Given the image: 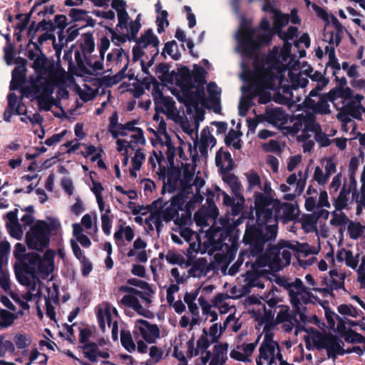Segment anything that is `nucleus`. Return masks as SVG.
<instances>
[{
  "label": "nucleus",
  "mask_w": 365,
  "mask_h": 365,
  "mask_svg": "<svg viewBox=\"0 0 365 365\" xmlns=\"http://www.w3.org/2000/svg\"><path fill=\"white\" fill-rule=\"evenodd\" d=\"M272 37L270 24L267 19H262L259 29L252 30L249 26L241 23L236 34L237 41V50L244 58L242 63V79L247 83V91L252 96H259V103H267L270 100L269 90L279 89V93L285 80V73L288 66L280 64V68L276 66L267 68L270 53L264 62H260L259 46L268 43ZM263 59V57H261Z\"/></svg>",
  "instance_id": "f257e3e1"
},
{
  "label": "nucleus",
  "mask_w": 365,
  "mask_h": 365,
  "mask_svg": "<svg viewBox=\"0 0 365 365\" xmlns=\"http://www.w3.org/2000/svg\"><path fill=\"white\" fill-rule=\"evenodd\" d=\"M255 207L256 223L251 225L248 222L245 240L251 244L252 252L256 254L264 248L265 242L276 238L278 221L294 220L298 210L292 203L282 202L259 192H255Z\"/></svg>",
  "instance_id": "f03ea898"
},
{
  "label": "nucleus",
  "mask_w": 365,
  "mask_h": 365,
  "mask_svg": "<svg viewBox=\"0 0 365 365\" xmlns=\"http://www.w3.org/2000/svg\"><path fill=\"white\" fill-rule=\"evenodd\" d=\"M289 248L294 249V246L290 242H282L267 249L264 254L255 259V262L245 261L246 267L251 264L252 269L244 276L242 292H249L252 287L263 289L264 280L270 282L276 278L274 272L290 264L292 253Z\"/></svg>",
  "instance_id": "7ed1b4c3"
},
{
  "label": "nucleus",
  "mask_w": 365,
  "mask_h": 365,
  "mask_svg": "<svg viewBox=\"0 0 365 365\" xmlns=\"http://www.w3.org/2000/svg\"><path fill=\"white\" fill-rule=\"evenodd\" d=\"M33 61L32 67L36 76L31 78L29 85L21 88V93L24 97L36 99L41 110H49L53 106L54 88L63 82L62 78L67 73L55 71L43 53Z\"/></svg>",
  "instance_id": "20e7f679"
},
{
  "label": "nucleus",
  "mask_w": 365,
  "mask_h": 365,
  "mask_svg": "<svg viewBox=\"0 0 365 365\" xmlns=\"http://www.w3.org/2000/svg\"><path fill=\"white\" fill-rule=\"evenodd\" d=\"M135 122H128L124 125L118 124L117 120L112 117L110 119L108 131L116 139V149L123 156L122 165L126 167L129 157H131L132 169L130 175L136 177V171L141 168L145 155L142 147L145 144V138L141 128L135 126Z\"/></svg>",
  "instance_id": "39448f33"
},
{
  "label": "nucleus",
  "mask_w": 365,
  "mask_h": 365,
  "mask_svg": "<svg viewBox=\"0 0 365 365\" xmlns=\"http://www.w3.org/2000/svg\"><path fill=\"white\" fill-rule=\"evenodd\" d=\"M313 68L307 63L300 65L299 61L295 59L292 63L288 66L287 81L283 83L280 93L283 95L282 103L287 105L290 108H294V104L302 101L304 93H299L298 88H304L308 83V77L313 81H319L326 78L319 72H314Z\"/></svg>",
  "instance_id": "423d86ee"
},
{
  "label": "nucleus",
  "mask_w": 365,
  "mask_h": 365,
  "mask_svg": "<svg viewBox=\"0 0 365 365\" xmlns=\"http://www.w3.org/2000/svg\"><path fill=\"white\" fill-rule=\"evenodd\" d=\"M205 70L195 65L192 73L182 71L177 79L178 86L182 92V101L187 107L196 109L205 102Z\"/></svg>",
  "instance_id": "0eeeda50"
},
{
  "label": "nucleus",
  "mask_w": 365,
  "mask_h": 365,
  "mask_svg": "<svg viewBox=\"0 0 365 365\" xmlns=\"http://www.w3.org/2000/svg\"><path fill=\"white\" fill-rule=\"evenodd\" d=\"M289 294L295 312L299 315L302 323H312L319 327H321V324L324 325V323H321L319 317L309 313L308 308L306 307L309 304L319 303L322 304L321 300L307 290L301 279H296L294 282L289 284Z\"/></svg>",
  "instance_id": "6e6552de"
},
{
  "label": "nucleus",
  "mask_w": 365,
  "mask_h": 365,
  "mask_svg": "<svg viewBox=\"0 0 365 365\" xmlns=\"http://www.w3.org/2000/svg\"><path fill=\"white\" fill-rule=\"evenodd\" d=\"M80 51H75V60L79 75H96L103 70L102 58L92 55L95 49L94 38L91 34H84L80 40Z\"/></svg>",
  "instance_id": "1a4fd4ad"
},
{
  "label": "nucleus",
  "mask_w": 365,
  "mask_h": 365,
  "mask_svg": "<svg viewBox=\"0 0 365 365\" xmlns=\"http://www.w3.org/2000/svg\"><path fill=\"white\" fill-rule=\"evenodd\" d=\"M287 24H279V29L273 25L272 29L270 28L272 36L273 34H277L278 36L284 41L282 48L275 46L270 52L269 61L267 63V68L270 66H276L277 68H280V64L282 66H289L292 63V61L296 59V56L290 53L292 44L288 42L289 40H292L298 35V29L296 26H289L287 31H282Z\"/></svg>",
  "instance_id": "9d476101"
},
{
  "label": "nucleus",
  "mask_w": 365,
  "mask_h": 365,
  "mask_svg": "<svg viewBox=\"0 0 365 365\" xmlns=\"http://www.w3.org/2000/svg\"><path fill=\"white\" fill-rule=\"evenodd\" d=\"M185 200L182 195L179 194L173 197L170 200L164 202L159 198L153 202L151 207L157 210L165 222L174 221L175 224L179 226L187 225L190 217L187 215L180 217L178 212L182 210Z\"/></svg>",
  "instance_id": "9b49d317"
},
{
  "label": "nucleus",
  "mask_w": 365,
  "mask_h": 365,
  "mask_svg": "<svg viewBox=\"0 0 365 365\" xmlns=\"http://www.w3.org/2000/svg\"><path fill=\"white\" fill-rule=\"evenodd\" d=\"M16 277L19 282L25 286L27 291L25 292L12 293L11 297L22 309L19 311V314H23L24 311L29 309V302L32 300H37L38 302L39 300L42 287L41 284H39L38 289H36L39 280L38 277L34 274L22 273L18 274Z\"/></svg>",
  "instance_id": "f8f14e48"
},
{
  "label": "nucleus",
  "mask_w": 365,
  "mask_h": 365,
  "mask_svg": "<svg viewBox=\"0 0 365 365\" xmlns=\"http://www.w3.org/2000/svg\"><path fill=\"white\" fill-rule=\"evenodd\" d=\"M263 339L259 347V356L256 359L257 365H273L282 356L281 349L277 341L274 339L273 329L264 327L261 336Z\"/></svg>",
  "instance_id": "ddd939ff"
},
{
  "label": "nucleus",
  "mask_w": 365,
  "mask_h": 365,
  "mask_svg": "<svg viewBox=\"0 0 365 365\" xmlns=\"http://www.w3.org/2000/svg\"><path fill=\"white\" fill-rule=\"evenodd\" d=\"M364 96L352 95L351 88H346L340 91L339 95L331 99L338 110L344 111L356 119L362 120L364 106L361 101Z\"/></svg>",
  "instance_id": "4468645a"
},
{
  "label": "nucleus",
  "mask_w": 365,
  "mask_h": 365,
  "mask_svg": "<svg viewBox=\"0 0 365 365\" xmlns=\"http://www.w3.org/2000/svg\"><path fill=\"white\" fill-rule=\"evenodd\" d=\"M159 41L151 30H148L136 41L133 48V59L138 60L143 56L153 58L158 53Z\"/></svg>",
  "instance_id": "2eb2a0df"
},
{
  "label": "nucleus",
  "mask_w": 365,
  "mask_h": 365,
  "mask_svg": "<svg viewBox=\"0 0 365 365\" xmlns=\"http://www.w3.org/2000/svg\"><path fill=\"white\" fill-rule=\"evenodd\" d=\"M56 253L52 250H47L43 257L37 254L29 255V262L32 265L34 272L42 279L48 278L54 269V258Z\"/></svg>",
  "instance_id": "dca6fc26"
},
{
  "label": "nucleus",
  "mask_w": 365,
  "mask_h": 365,
  "mask_svg": "<svg viewBox=\"0 0 365 365\" xmlns=\"http://www.w3.org/2000/svg\"><path fill=\"white\" fill-rule=\"evenodd\" d=\"M140 15L134 21H130L126 23L124 27H120L118 24L116 26V31L113 29L108 28V34L114 44L120 46L126 42L127 40L131 41L136 38V36L141 27L140 23Z\"/></svg>",
  "instance_id": "f3484780"
},
{
  "label": "nucleus",
  "mask_w": 365,
  "mask_h": 365,
  "mask_svg": "<svg viewBox=\"0 0 365 365\" xmlns=\"http://www.w3.org/2000/svg\"><path fill=\"white\" fill-rule=\"evenodd\" d=\"M27 246L32 250L42 251L49 245L50 237L43 227L36 222L26 235Z\"/></svg>",
  "instance_id": "a211bd4d"
},
{
  "label": "nucleus",
  "mask_w": 365,
  "mask_h": 365,
  "mask_svg": "<svg viewBox=\"0 0 365 365\" xmlns=\"http://www.w3.org/2000/svg\"><path fill=\"white\" fill-rule=\"evenodd\" d=\"M229 345L227 342H218L210 351L200 356V365H225L228 359Z\"/></svg>",
  "instance_id": "6ab92c4d"
},
{
  "label": "nucleus",
  "mask_w": 365,
  "mask_h": 365,
  "mask_svg": "<svg viewBox=\"0 0 365 365\" xmlns=\"http://www.w3.org/2000/svg\"><path fill=\"white\" fill-rule=\"evenodd\" d=\"M95 312L99 327L103 332H105L106 328L110 327V324L113 323L118 317L116 308L107 302H103L97 305Z\"/></svg>",
  "instance_id": "aec40b11"
},
{
  "label": "nucleus",
  "mask_w": 365,
  "mask_h": 365,
  "mask_svg": "<svg viewBox=\"0 0 365 365\" xmlns=\"http://www.w3.org/2000/svg\"><path fill=\"white\" fill-rule=\"evenodd\" d=\"M151 130L155 133L158 141V143L160 146H162L164 148V150L168 153V160L169 163L172 164L175 156L176 149L171 138L167 133L165 122L161 119L159 122L158 130Z\"/></svg>",
  "instance_id": "412c9836"
},
{
  "label": "nucleus",
  "mask_w": 365,
  "mask_h": 365,
  "mask_svg": "<svg viewBox=\"0 0 365 365\" xmlns=\"http://www.w3.org/2000/svg\"><path fill=\"white\" fill-rule=\"evenodd\" d=\"M307 180V171L303 175V172L299 170L297 173L291 174L287 178V183L292 188L293 192L287 193L283 196L284 200L292 201L297 195H301L305 187Z\"/></svg>",
  "instance_id": "4be33fe9"
},
{
  "label": "nucleus",
  "mask_w": 365,
  "mask_h": 365,
  "mask_svg": "<svg viewBox=\"0 0 365 365\" xmlns=\"http://www.w3.org/2000/svg\"><path fill=\"white\" fill-rule=\"evenodd\" d=\"M135 332L139 334L145 342L155 343L160 337V331L156 324L139 319L135 324Z\"/></svg>",
  "instance_id": "5701e85b"
},
{
  "label": "nucleus",
  "mask_w": 365,
  "mask_h": 365,
  "mask_svg": "<svg viewBox=\"0 0 365 365\" xmlns=\"http://www.w3.org/2000/svg\"><path fill=\"white\" fill-rule=\"evenodd\" d=\"M317 101L314 98H305L302 103L294 104L297 107V110H300L303 106L311 110L315 113L322 115L330 113V106L329 104V98L327 96L316 97Z\"/></svg>",
  "instance_id": "b1692460"
},
{
  "label": "nucleus",
  "mask_w": 365,
  "mask_h": 365,
  "mask_svg": "<svg viewBox=\"0 0 365 365\" xmlns=\"http://www.w3.org/2000/svg\"><path fill=\"white\" fill-rule=\"evenodd\" d=\"M135 237L134 229L123 220H120L118 224L115 227L113 234V239L115 245L118 248H121L133 241Z\"/></svg>",
  "instance_id": "393cba45"
},
{
  "label": "nucleus",
  "mask_w": 365,
  "mask_h": 365,
  "mask_svg": "<svg viewBox=\"0 0 365 365\" xmlns=\"http://www.w3.org/2000/svg\"><path fill=\"white\" fill-rule=\"evenodd\" d=\"M364 257L359 252H354L351 250L341 247L336 252V261L338 263L344 264L347 267L357 270L361 264V257Z\"/></svg>",
  "instance_id": "a878e982"
},
{
  "label": "nucleus",
  "mask_w": 365,
  "mask_h": 365,
  "mask_svg": "<svg viewBox=\"0 0 365 365\" xmlns=\"http://www.w3.org/2000/svg\"><path fill=\"white\" fill-rule=\"evenodd\" d=\"M187 265L190 267L187 272L190 277L200 278L205 276L211 269L210 264L205 257L192 260L188 258Z\"/></svg>",
  "instance_id": "bb28decb"
},
{
  "label": "nucleus",
  "mask_w": 365,
  "mask_h": 365,
  "mask_svg": "<svg viewBox=\"0 0 365 365\" xmlns=\"http://www.w3.org/2000/svg\"><path fill=\"white\" fill-rule=\"evenodd\" d=\"M146 247V242L141 237H138L134 240L132 247L127 253V256L128 257H134L138 262L145 263L148 259Z\"/></svg>",
  "instance_id": "cd10ccee"
},
{
  "label": "nucleus",
  "mask_w": 365,
  "mask_h": 365,
  "mask_svg": "<svg viewBox=\"0 0 365 365\" xmlns=\"http://www.w3.org/2000/svg\"><path fill=\"white\" fill-rule=\"evenodd\" d=\"M120 304L125 307L130 308L139 315L149 317L152 314L147 307L140 304L138 295L125 294L121 298Z\"/></svg>",
  "instance_id": "c85d7f7f"
},
{
  "label": "nucleus",
  "mask_w": 365,
  "mask_h": 365,
  "mask_svg": "<svg viewBox=\"0 0 365 365\" xmlns=\"http://www.w3.org/2000/svg\"><path fill=\"white\" fill-rule=\"evenodd\" d=\"M17 210L9 212L6 217V225L9 234L16 240H21L24 230L18 221Z\"/></svg>",
  "instance_id": "c756f323"
},
{
  "label": "nucleus",
  "mask_w": 365,
  "mask_h": 365,
  "mask_svg": "<svg viewBox=\"0 0 365 365\" xmlns=\"http://www.w3.org/2000/svg\"><path fill=\"white\" fill-rule=\"evenodd\" d=\"M157 112L165 113L169 118L175 120L178 116V111L175 107V103L173 98L165 96L155 103Z\"/></svg>",
  "instance_id": "7c9ffc66"
},
{
  "label": "nucleus",
  "mask_w": 365,
  "mask_h": 365,
  "mask_svg": "<svg viewBox=\"0 0 365 365\" xmlns=\"http://www.w3.org/2000/svg\"><path fill=\"white\" fill-rule=\"evenodd\" d=\"M264 119L274 125L281 126L287 122V115L282 108H267Z\"/></svg>",
  "instance_id": "2f4dec72"
},
{
  "label": "nucleus",
  "mask_w": 365,
  "mask_h": 365,
  "mask_svg": "<svg viewBox=\"0 0 365 365\" xmlns=\"http://www.w3.org/2000/svg\"><path fill=\"white\" fill-rule=\"evenodd\" d=\"M231 297L227 293H217L212 298V306L217 309L220 314H226L234 308L231 304Z\"/></svg>",
  "instance_id": "473e14b6"
},
{
  "label": "nucleus",
  "mask_w": 365,
  "mask_h": 365,
  "mask_svg": "<svg viewBox=\"0 0 365 365\" xmlns=\"http://www.w3.org/2000/svg\"><path fill=\"white\" fill-rule=\"evenodd\" d=\"M224 182L229 186L234 196L240 201L245 200L242 195L243 187L237 176L228 173L222 174Z\"/></svg>",
  "instance_id": "72a5a7b5"
},
{
  "label": "nucleus",
  "mask_w": 365,
  "mask_h": 365,
  "mask_svg": "<svg viewBox=\"0 0 365 365\" xmlns=\"http://www.w3.org/2000/svg\"><path fill=\"white\" fill-rule=\"evenodd\" d=\"M215 164L222 174L230 171L233 168V160L230 153L220 148L215 155Z\"/></svg>",
  "instance_id": "f704fd0d"
},
{
  "label": "nucleus",
  "mask_w": 365,
  "mask_h": 365,
  "mask_svg": "<svg viewBox=\"0 0 365 365\" xmlns=\"http://www.w3.org/2000/svg\"><path fill=\"white\" fill-rule=\"evenodd\" d=\"M343 341L339 338L329 335L324 347L329 358H335L337 355H343L345 351L342 349Z\"/></svg>",
  "instance_id": "c9c22d12"
},
{
  "label": "nucleus",
  "mask_w": 365,
  "mask_h": 365,
  "mask_svg": "<svg viewBox=\"0 0 365 365\" xmlns=\"http://www.w3.org/2000/svg\"><path fill=\"white\" fill-rule=\"evenodd\" d=\"M48 291V296H45V305L46 315L51 319H55V309L52 305L51 302L57 303L58 302V288L54 283L52 284V287H46Z\"/></svg>",
  "instance_id": "e433bc0d"
},
{
  "label": "nucleus",
  "mask_w": 365,
  "mask_h": 365,
  "mask_svg": "<svg viewBox=\"0 0 365 365\" xmlns=\"http://www.w3.org/2000/svg\"><path fill=\"white\" fill-rule=\"evenodd\" d=\"M83 354L86 358L92 362L97 361L98 358L108 359L110 355L106 350H100L95 343L86 344L83 346Z\"/></svg>",
  "instance_id": "4c0bfd02"
},
{
  "label": "nucleus",
  "mask_w": 365,
  "mask_h": 365,
  "mask_svg": "<svg viewBox=\"0 0 365 365\" xmlns=\"http://www.w3.org/2000/svg\"><path fill=\"white\" fill-rule=\"evenodd\" d=\"M215 144L216 139L210 133L209 128H203L201 132L200 141L197 143V146L200 153L202 155H206L208 148H212Z\"/></svg>",
  "instance_id": "58836bf2"
},
{
  "label": "nucleus",
  "mask_w": 365,
  "mask_h": 365,
  "mask_svg": "<svg viewBox=\"0 0 365 365\" xmlns=\"http://www.w3.org/2000/svg\"><path fill=\"white\" fill-rule=\"evenodd\" d=\"M114 58V66L119 71H124L128 65V56L122 48L113 49L110 53L107 55V59L110 60Z\"/></svg>",
  "instance_id": "ea45409f"
},
{
  "label": "nucleus",
  "mask_w": 365,
  "mask_h": 365,
  "mask_svg": "<svg viewBox=\"0 0 365 365\" xmlns=\"http://www.w3.org/2000/svg\"><path fill=\"white\" fill-rule=\"evenodd\" d=\"M262 9L264 11L269 12L270 14L271 19L273 20V25L274 24L278 29L279 27V24L283 25L284 24H288L289 21V16L283 14L279 10L274 8L269 1H266L264 4Z\"/></svg>",
  "instance_id": "a19ab883"
},
{
  "label": "nucleus",
  "mask_w": 365,
  "mask_h": 365,
  "mask_svg": "<svg viewBox=\"0 0 365 365\" xmlns=\"http://www.w3.org/2000/svg\"><path fill=\"white\" fill-rule=\"evenodd\" d=\"M307 332L308 334L307 337V343L319 350L323 349L329 335L312 328L307 329Z\"/></svg>",
  "instance_id": "79ce46f5"
},
{
  "label": "nucleus",
  "mask_w": 365,
  "mask_h": 365,
  "mask_svg": "<svg viewBox=\"0 0 365 365\" xmlns=\"http://www.w3.org/2000/svg\"><path fill=\"white\" fill-rule=\"evenodd\" d=\"M195 159L196 157L193 156L190 163H181V182L184 186H190L191 185V182L195 173Z\"/></svg>",
  "instance_id": "37998d69"
},
{
  "label": "nucleus",
  "mask_w": 365,
  "mask_h": 365,
  "mask_svg": "<svg viewBox=\"0 0 365 365\" xmlns=\"http://www.w3.org/2000/svg\"><path fill=\"white\" fill-rule=\"evenodd\" d=\"M160 147V150L158 151L153 150L152 154L148 158V165L150 168L155 171L157 174L162 173L164 167L162 165V162L163 159V153L166 155L168 157V153L164 150V148L162 146Z\"/></svg>",
  "instance_id": "c03bdc74"
},
{
  "label": "nucleus",
  "mask_w": 365,
  "mask_h": 365,
  "mask_svg": "<svg viewBox=\"0 0 365 365\" xmlns=\"http://www.w3.org/2000/svg\"><path fill=\"white\" fill-rule=\"evenodd\" d=\"M111 6L117 11L118 26L125 28V24L129 22V16L125 10L126 2L124 0H112Z\"/></svg>",
  "instance_id": "a18cd8bd"
},
{
  "label": "nucleus",
  "mask_w": 365,
  "mask_h": 365,
  "mask_svg": "<svg viewBox=\"0 0 365 365\" xmlns=\"http://www.w3.org/2000/svg\"><path fill=\"white\" fill-rule=\"evenodd\" d=\"M58 38H59V43H57L56 42V38L53 36V35L46 32V33L43 34L42 35H41L38 37V43H36L39 46V47H41V46L43 44V43L44 41H46L48 40H51L53 46V48H54V50L56 51V57H57V58L58 60L59 58H60L62 48H63V44H64V41H64V37L61 34H59L58 35Z\"/></svg>",
  "instance_id": "49530a36"
},
{
  "label": "nucleus",
  "mask_w": 365,
  "mask_h": 365,
  "mask_svg": "<svg viewBox=\"0 0 365 365\" xmlns=\"http://www.w3.org/2000/svg\"><path fill=\"white\" fill-rule=\"evenodd\" d=\"M331 289H344V280L346 274L339 269H334L329 271Z\"/></svg>",
  "instance_id": "de8ad7c7"
},
{
  "label": "nucleus",
  "mask_w": 365,
  "mask_h": 365,
  "mask_svg": "<svg viewBox=\"0 0 365 365\" xmlns=\"http://www.w3.org/2000/svg\"><path fill=\"white\" fill-rule=\"evenodd\" d=\"M308 126H310L311 129L314 132V139L321 147L328 146L331 144V140L326 133L322 131L319 123L311 121Z\"/></svg>",
  "instance_id": "09e8293b"
},
{
  "label": "nucleus",
  "mask_w": 365,
  "mask_h": 365,
  "mask_svg": "<svg viewBox=\"0 0 365 365\" xmlns=\"http://www.w3.org/2000/svg\"><path fill=\"white\" fill-rule=\"evenodd\" d=\"M163 219L161 217L157 210H153L149 216L145 220V224L150 230H156L158 232L160 231L163 226Z\"/></svg>",
  "instance_id": "8fccbe9b"
},
{
  "label": "nucleus",
  "mask_w": 365,
  "mask_h": 365,
  "mask_svg": "<svg viewBox=\"0 0 365 365\" xmlns=\"http://www.w3.org/2000/svg\"><path fill=\"white\" fill-rule=\"evenodd\" d=\"M26 68L24 66L16 67L12 72V78L10 88L17 90L24 82L26 77Z\"/></svg>",
  "instance_id": "3c124183"
},
{
  "label": "nucleus",
  "mask_w": 365,
  "mask_h": 365,
  "mask_svg": "<svg viewBox=\"0 0 365 365\" xmlns=\"http://www.w3.org/2000/svg\"><path fill=\"white\" fill-rule=\"evenodd\" d=\"M347 233L350 239L356 240L364 237L365 225H362L360 222L349 221L347 225Z\"/></svg>",
  "instance_id": "603ef678"
},
{
  "label": "nucleus",
  "mask_w": 365,
  "mask_h": 365,
  "mask_svg": "<svg viewBox=\"0 0 365 365\" xmlns=\"http://www.w3.org/2000/svg\"><path fill=\"white\" fill-rule=\"evenodd\" d=\"M320 215L323 217V220H320L317 217V229L314 230L317 235L319 237L326 238L329 235V230L326 224V220L328 219L329 216V212L326 210H323L321 211Z\"/></svg>",
  "instance_id": "864d4df0"
},
{
  "label": "nucleus",
  "mask_w": 365,
  "mask_h": 365,
  "mask_svg": "<svg viewBox=\"0 0 365 365\" xmlns=\"http://www.w3.org/2000/svg\"><path fill=\"white\" fill-rule=\"evenodd\" d=\"M73 235L75 241L80 243L83 247L88 248L91 245V242L87 235L83 233V229L79 223H74L72 225Z\"/></svg>",
  "instance_id": "5fc2aeb1"
},
{
  "label": "nucleus",
  "mask_w": 365,
  "mask_h": 365,
  "mask_svg": "<svg viewBox=\"0 0 365 365\" xmlns=\"http://www.w3.org/2000/svg\"><path fill=\"white\" fill-rule=\"evenodd\" d=\"M325 53L328 55L329 58L327 66L330 67L333 70V75L336 76V80H339L336 75L341 70V66L336 57L335 49L333 47H325Z\"/></svg>",
  "instance_id": "6e6d98bb"
},
{
  "label": "nucleus",
  "mask_w": 365,
  "mask_h": 365,
  "mask_svg": "<svg viewBox=\"0 0 365 365\" xmlns=\"http://www.w3.org/2000/svg\"><path fill=\"white\" fill-rule=\"evenodd\" d=\"M37 223L41 225L49 236L51 233L56 234L61 230V223L56 218H48L46 221L40 220Z\"/></svg>",
  "instance_id": "4d7b16f0"
},
{
  "label": "nucleus",
  "mask_w": 365,
  "mask_h": 365,
  "mask_svg": "<svg viewBox=\"0 0 365 365\" xmlns=\"http://www.w3.org/2000/svg\"><path fill=\"white\" fill-rule=\"evenodd\" d=\"M69 16L72 21H83L87 25L93 26V20L89 16L88 12L79 9H71L69 11Z\"/></svg>",
  "instance_id": "13d9d810"
},
{
  "label": "nucleus",
  "mask_w": 365,
  "mask_h": 365,
  "mask_svg": "<svg viewBox=\"0 0 365 365\" xmlns=\"http://www.w3.org/2000/svg\"><path fill=\"white\" fill-rule=\"evenodd\" d=\"M343 34L335 31L328 30L325 31L324 34V41L329 43L326 47H333L335 49L339 45Z\"/></svg>",
  "instance_id": "bf43d9fd"
},
{
  "label": "nucleus",
  "mask_w": 365,
  "mask_h": 365,
  "mask_svg": "<svg viewBox=\"0 0 365 365\" xmlns=\"http://www.w3.org/2000/svg\"><path fill=\"white\" fill-rule=\"evenodd\" d=\"M247 180V190L252 191L261 187L262 180L255 170H250L245 174Z\"/></svg>",
  "instance_id": "052dcab7"
},
{
  "label": "nucleus",
  "mask_w": 365,
  "mask_h": 365,
  "mask_svg": "<svg viewBox=\"0 0 365 365\" xmlns=\"http://www.w3.org/2000/svg\"><path fill=\"white\" fill-rule=\"evenodd\" d=\"M338 312L343 316H348L353 318L362 317V312L355 308L351 304H343L337 307Z\"/></svg>",
  "instance_id": "680f3d73"
},
{
  "label": "nucleus",
  "mask_w": 365,
  "mask_h": 365,
  "mask_svg": "<svg viewBox=\"0 0 365 365\" xmlns=\"http://www.w3.org/2000/svg\"><path fill=\"white\" fill-rule=\"evenodd\" d=\"M342 210H336L331 212V219L330 224L334 227H342L348 225L349 220L346 215L341 212Z\"/></svg>",
  "instance_id": "e2e57ef3"
},
{
  "label": "nucleus",
  "mask_w": 365,
  "mask_h": 365,
  "mask_svg": "<svg viewBox=\"0 0 365 365\" xmlns=\"http://www.w3.org/2000/svg\"><path fill=\"white\" fill-rule=\"evenodd\" d=\"M163 356L162 348L157 346H152L149 349V359L146 361L145 365H154L158 363Z\"/></svg>",
  "instance_id": "0e129e2a"
},
{
  "label": "nucleus",
  "mask_w": 365,
  "mask_h": 365,
  "mask_svg": "<svg viewBox=\"0 0 365 365\" xmlns=\"http://www.w3.org/2000/svg\"><path fill=\"white\" fill-rule=\"evenodd\" d=\"M276 320L279 323L289 322L292 326L297 324V319L292 317L290 314L289 309L287 307H282L280 308L277 314Z\"/></svg>",
  "instance_id": "69168bd1"
},
{
  "label": "nucleus",
  "mask_w": 365,
  "mask_h": 365,
  "mask_svg": "<svg viewBox=\"0 0 365 365\" xmlns=\"http://www.w3.org/2000/svg\"><path fill=\"white\" fill-rule=\"evenodd\" d=\"M240 135V132L233 129L230 130L225 138L226 144L232 146L236 150H240L242 147Z\"/></svg>",
  "instance_id": "338daca9"
},
{
  "label": "nucleus",
  "mask_w": 365,
  "mask_h": 365,
  "mask_svg": "<svg viewBox=\"0 0 365 365\" xmlns=\"http://www.w3.org/2000/svg\"><path fill=\"white\" fill-rule=\"evenodd\" d=\"M113 218V216L110 215V209H107V210L101 215L102 230L106 235H110L111 233Z\"/></svg>",
  "instance_id": "774afa93"
}]
</instances>
